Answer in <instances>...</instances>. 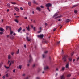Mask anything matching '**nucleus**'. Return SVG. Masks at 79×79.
Segmentation results:
<instances>
[{
	"instance_id": "1",
	"label": "nucleus",
	"mask_w": 79,
	"mask_h": 79,
	"mask_svg": "<svg viewBox=\"0 0 79 79\" xmlns=\"http://www.w3.org/2000/svg\"><path fill=\"white\" fill-rule=\"evenodd\" d=\"M29 58L30 60L28 61V63H31L32 62V58L31 55H30L29 56Z\"/></svg>"
},
{
	"instance_id": "2",
	"label": "nucleus",
	"mask_w": 79,
	"mask_h": 79,
	"mask_svg": "<svg viewBox=\"0 0 79 79\" xmlns=\"http://www.w3.org/2000/svg\"><path fill=\"white\" fill-rule=\"evenodd\" d=\"M58 14L57 13H56L55 14H54V15L53 16V18H55V19H57V18H60V17H61V16H59L56 17V16H58Z\"/></svg>"
},
{
	"instance_id": "3",
	"label": "nucleus",
	"mask_w": 79,
	"mask_h": 79,
	"mask_svg": "<svg viewBox=\"0 0 79 79\" xmlns=\"http://www.w3.org/2000/svg\"><path fill=\"white\" fill-rule=\"evenodd\" d=\"M52 4L49 3L45 5V6L46 7H51V6H52Z\"/></svg>"
},
{
	"instance_id": "4",
	"label": "nucleus",
	"mask_w": 79,
	"mask_h": 79,
	"mask_svg": "<svg viewBox=\"0 0 79 79\" xmlns=\"http://www.w3.org/2000/svg\"><path fill=\"white\" fill-rule=\"evenodd\" d=\"M37 37H38V38H43V37H44V35L42 34L40 35H38Z\"/></svg>"
},
{
	"instance_id": "5",
	"label": "nucleus",
	"mask_w": 79,
	"mask_h": 79,
	"mask_svg": "<svg viewBox=\"0 0 79 79\" xmlns=\"http://www.w3.org/2000/svg\"><path fill=\"white\" fill-rule=\"evenodd\" d=\"M26 39L28 42H29V41H31V38H29L27 36L26 37Z\"/></svg>"
},
{
	"instance_id": "6",
	"label": "nucleus",
	"mask_w": 79,
	"mask_h": 79,
	"mask_svg": "<svg viewBox=\"0 0 79 79\" xmlns=\"http://www.w3.org/2000/svg\"><path fill=\"white\" fill-rule=\"evenodd\" d=\"M61 79H65V77L64 76V74L60 76Z\"/></svg>"
},
{
	"instance_id": "7",
	"label": "nucleus",
	"mask_w": 79,
	"mask_h": 79,
	"mask_svg": "<svg viewBox=\"0 0 79 79\" xmlns=\"http://www.w3.org/2000/svg\"><path fill=\"white\" fill-rule=\"evenodd\" d=\"M15 63V60H12L11 62L10 63L9 66H10L11 65V64H13Z\"/></svg>"
},
{
	"instance_id": "8",
	"label": "nucleus",
	"mask_w": 79,
	"mask_h": 79,
	"mask_svg": "<svg viewBox=\"0 0 79 79\" xmlns=\"http://www.w3.org/2000/svg\"><path fill=\"white\" fill-rule=\"evenodd\" d=\"M36 10H38V11H41V9H40V8L38 7H36Z\"/></svg>"
},
{
	"instance_id": "9",
	"label": "nucleus",
	"mask_w": 79,
	"mask_h": 79,
	"mask_svg": "<svg viewBox=\"0 0 79 79\" xmlns=\"http://www.w3.org/2000/svg\"><path fill=\"white\" fill-rule=\"evenodd\" d=\"M8 60H10V59H11V56L10 54H9L8 55Z\"/></svg>"
},
{
	"instance_id": "10",
	"label": "nucleus",
	"mask_w": 79,
	"mask_h": 79,
	"mask_svg": "<svg viewBox=\"0 0 79 79\" xmlns=\"http://www.w3.org/2000/svg\"><path fill=\"white\" fill-rule=\"evenodd\" d=\"M0 31H1V32H5V30L3 28L0 27Z\"/></svg>"
},
{
	"instance_id": "11",
	"label": "nucleus",
	"mask_w": 79,
	"mask_h": 79,
	"mask_svg": "<svg viewBox=\"0 0 79 79\" xmlns=\"http://www.w3.org/2000/svg\"><path fill=\"white\" fill-rule=\"evenodd\" d=\"M14 9L17 11H19V9H18V8L17 7H15L14 8Z\"/></svg>"
},
{
	"instance_id": "12",
	"label": "nucleus",
	"mask_w": 79,
	"mask_h": 79,
	"mask_svg": "<svg viewBox=\"0 0 79 79\" xmlns=\"http://www.w3.org/2000/svg\"><path fill=\"white\" fill-rule=\"evenodd\" d=\"M65 68H66L69 69V63L67 64L65 66Z\"/></svg>"
},
{
	"instance_id": "13",
	"label": "nucleus",
	"mask_w": 79,
	"mask_h": 79,
	"mask_svg": "<svg viewBox=\"0 0 79 79\" xmlns=\"http://www.w3.org/2000/svg\"><path fill=\"white\" fill-rule=\"evenodd\" d=\"M48 69V66H45L44 68V70H46V69Z\"/></svg>"
},
{
	"instance_id": "14",
	"label": "nucleus",
	"mask_w": 79,
	"mask_h": 79,
	"mask_svg": "<svg viewBox=\"0 0 79 79\" xmlns=\"http://www.w3.org/2000/svg\"><path fill=\"white\" fill-rule=\"evenodd\" d=\"M66 56H64L63 58V59L64 60V61H66L67 60L66 59Z\"/></svg>"
},
{
	"instance_id": "15",
	"label": "nucleus",
	"mask_w": 79,
	"mask_h": 79,
	"mask_svg": "<svg viewBox=\"0 0 79 79\" xmlns=\"http://www.w3.org/2000/svg\"><path fill=\"white\" fill-rule=\"evenodd\" d=\"M21 29H22L21 27H20V28L18 30V32H19L21 31Z\"/></svg>"
},
{
	"instance_id": "16",
	"label": "nucleus",
	"mask_w": 79,
	"mask_h": 79,
	"mask_svg": "<svg viewBox=\"0 0 79 79\" xmlns=\"http://www.w3.org/2000/svg\"><path fill=\"white\" fill-rule=\"evenodd\" d=\"M71 74H68L67 75V77H71Z\"/></svg>"
},
{
	"instance_id": "17",
	"label": "nucleus",
	"mask_w": 79,
	"mask_h": 79,
	"mask_svg": "<svg viewBox=\"0 0 79 79\" xmlns=\"http://www.w3.org/2000/svg\"><path fill=\"white\" fill-rule=\"evenodd\" d=\"M7 7L8 8H10V4L9 3H8L7 4Z\"/></svg>"
},
{
	"instance_id": "18",
	"label": "nucleus",
	"mask_w": 79,
	"mask_h": 79,
	"mask_svg": "<svg viewBox=\"0 0 79 79\" xmlns=\"http://www.w3.org/2000/svg\"><path fill=\"white\" fill-rule=\"evenodd\" d=\"M71 21V20L68 19L66 20V23H68V22H69V21Z\"/></svg>"
},
{
	"instance_id": "19",
	"label": "nucleus",
	"mask_w": 79,
	"mask_h": 79,
	"mask_svg": "<svg viewBox=\"0 0 79 79\" xmlns=\"http://www.w3.org/2000/svg\"><path fill=\"white\" fill-rule=\"evenodd\" d=\"M9 27H9L8 26H6V31H7V30H8V28H9Z\"/></svg>"
},
{
	"instance_id": "20",
	"label": "nucleus",
	"mask_w": 79,
	"mask_h": 79,
	"mask_svg": "<svg viewBox=\"0 0 79 79\" xmlns=\"http://www.w3.org/2000/svg\"><path fill=\"white\" fill-rule=\"evenodd\" d=\"M19 49H18V50L16 52V54H19Z\"/></svg>"
},
{
	"instance_id": "21",
	"label": "nucleus",
	"mask_w": 79,
	"mask_h": 79,
	"mask_svg": "<svg viewBox=\"0 0 79 79\" xmlns=\"http://www.w3.org/2000/svg\"><path fill=\"white\" fill-rule=\"evenodd\" d=\"M68 60L70 61H72V58H69L68 59Z\"/></svg>"
},
{
	"instance_id": "22",
	"label": "nucleus",
	"mask_w": 79,
	"mask_h": 79,
	"mask_svg": "<svg viewBox=\"0 0 79 79\" xmlns=\"http://www.w3.org/2000/svg\"><path fill=\"white\" fill-rule=\"evenodd\" d=\"M14 21H15V22H16V23H18L19 22L17 19H15Z\"/></svg>"
},
{
	"instance_id": "23",
	"label": "nucleus",
	"mask_w": 79,
	"mask_h": 79,
	"mask_svg": "<svg viewBox=\"0 0 79 79\" xmlns=\"http://www.w3.org/2000/svg\"><path fill=\"white\" fill-rule=\"evenodd\" d=\"M11 3L12 4H13V5H15V4H16V2H12Z\"/></svg>"
},
{
	"instance_id": "24",
	"label": "nucleus",
	"mask_w": 79,
	"mask_h": 79,
	"mask_svg": "<svg viewBox=\"0 0 79 79\" xmlns=\"http://www.w3.org/2000/svg\"><path fill=\"white\" fill-rule=\"evenodd\" d=\"M33 29L34 31H35L36 29V27H33Z\"/></svg>"
},
{
	"instance_id": "25",
	"label": "nucleus",
	"mask_w": 79,
	"mask_h": 79,
	"mask_svg": "<svg viewBox=\"0 0 79 79\" xmlns=\"http://www.w3.org/2000/svg\"><path fill=\"white\" fill-rule=\"evenodd\" d=\"M27 29L28 31H30V29L29 28V26H28V27L27 28Z\"/></svg>"
},
{
	"instance_id": "26",
	"label": "nucleus",
	"mask_w": 79,
	"mask_h": 79,
	"mask_svg": "<svg viewBox=\"0 0 79 79\" xmlns=\"http://www.w3.org/2000/svg\"><path fill=\"white\" fill-rule=\"evenodd\" d=\"M10 39H14V36L13 35H12L10 37Z\"/></svg>"
},
{
	"instance_id": "27",
	"label": "nucleus",
	"mask_w": 79,
	"mask_h": 79,
	"mask_svg": "<svg viewBox=\"0 0 79 79\" xmlns=\"http://www.w3.org/2000/svg\"><path fill=\"white\" fill-rule=\"evenodd\" d=\"M28 4L29 5V6H31V2H29Z\"/></svg>"
},
{
	"instance_id": "28",
	"label": "nucleus",
	"mask_w": 79,
	"mask_h": 79,
	"mask_svg": "<svg viewBox=\"0 0 79 79\" xmlns=\"http://www.w3.org/2000/svg\"><path fill=\"white\" fill-rule=\"evenodd\" d=\"M2 64H3V63L2 62L1 63H0V68L2 67Z\"/></svg>"
},
{
	"instance_id": "29",
	"label": "nucleus",
	"mask_w": 79,
	"mask_h": 79,
	"mask_svg": "<svg viewBox=\"0 0 79 79\" xmlns=\"http://www.w3.org/2000/svg\"><path fill=\"white\" fill-rule=\"evenodd\" d=\"M19 69H21V68H22V65H19Z\"/></svg>"
},
{
	"instance_id": "30",
	"label": "nucleus",
	"mask_w": 79,
	"mask_h": 79,
	"mask_svg": "<svg viewBox=\"0 0 79 79\" xmlns=\"http://www.w3.org/2000/svg\"><path fill=\"white\" fill-rule=\"evenodd\" d=\"M14 52H11L10 53V54H11V55H12L13 56V55H14Z\"/></svg>"
},
{
	"instance_id": "31",
	"label": "nucleus",
	"mask_w": 79,
	"mask_h": 79,
	"mask_svg": "<svg viewBox=\"0 0 79 79\" xmlns=\"http://www.w3.org/2000/svg\"><path fill=\"white\" fill-rule=\"evenodd\" d=\"M77 6V5H74L73 6V8H74V7H76V6Z\"/></svg>"
},
{
	"instance_id": "32",
	"label": "nucleus",
	"mask_w": 79,
	"mask_h": 79,
	"mask_svg": "<svg viewBox=\"0 0 79 79\" xmlns=\"http://www.w3.org/2000/svg\"><path fill=\"white\" fill-rule=\"evenodd\" d=\"M4 67H5V68H6L7 69H8V68H10L9 67H6V66H4Z\"/></svg>"
},
{
	"instance_id": "33",
	"label": "nucleus",
	"mask_w": 79,
	"mask_h": 79,
	"mask_svg": "<svg viewBox=\"0 0 79 79\" xmlns=\"http://www.w3.org/2000/svg\"><path fill=\"white\" fill-rule=\"evenodd\" d=\"M65 69V68L64 67H63L62 68V71H64V70Z\"/></svg>"
},
{
	"instance_id": "34",
	"label": "nucleus",
	"mask_w": 79,
	"mask_h": 79,
	"mask_svg": "<svg viewBox=\"0 0 79 79\" xmlns=\"http://www.w3.org/2000/svg\"><path fill=\"white\" fill-rule=\"evenodd\" d=\"M39 30H40V31H42V27H40L39 28Z\"/></svg>"
},
{
	"instance_id": "35",
	"label": "nucleus",
	"mask_w": 79,
	"mask_h": 79,
	"mask_svg": "<svg viewBox=\"0 0 79 79\" xmlns=\"http://www.w3.org/2000/svg\"><path fill=\"white\" fill-rule=\"evenodd\" d=\"M33 67V68H34V67H35V64H34L33 65V66H32Z\"/></svg>"
},
{
	"instance_id": "36",
	"label": "nucleus",
	"mask_w": 79,
	"mask_h": 79,
	"mask_svg": "<svg viewBox=\"0 0 79 79\" xmlns=\"http://www.w3.org/2000/svg\"><path fill=\"white\" fill-rule=\"evenodd\" d=\"M40 7L42 8H44V6H41Z\"/></svg>"
},
{
	"instance_id": "37",
	"label": "nucleus",
	"mask_w": 79,
	"mask_h": 79,
	"mask_svg": "<svg viewBox=\"0 0 79 79\" xmlns=\"http://www.w3.org/2000/svg\"><path fill=\"white\" fill-rule=\"evenodd\" d=\"M47 9L49 11H50V9H49V7H47Z\"/></svg>"
},
{
	"instance_id": "38",
	"label": "nucleus",
	"mask_w": 79,
	"mask_h": 79,
	"mask_svg": "<svg viewBox=\"0 0 79 79\" xmlns=\"http://www.w3.org/2000/svg\"><path fill=\"white\" fill-rule=\"evenodd\" d=\"M33 3H36V2L35 1V0H33Z\"/></svg>"
},
{
	"instance_id": "39",
	"label": "nucleus",
	"mask_w": 79,
	"mask_h": 79,
	"mask_svg": "<svg viewBox=\"0 0 79 79\" xmlns=\"http://www.w3.org/2000/svg\"><path fill=\"white\" fill-rule=\"evenodd\" d=\"M36 79H41L40 78V77H36Z\"/></svg>"
},
{
	"instance_id": "40",
	"label": "nucleus",
	"mask_w": 79,
	"mask_h": 79,
	"mask_svg": "<svg viewBox=\"0 0 79 79\" xmlns=\"http://www.w3.org/2000/svg\"><path fill=\"white\" fill-rule=\"evenodd\" d=\"M74 13H77V10H74Z\"/></svg>"
},
{
	"instance_id": "41",
	"label": "nucleus",
	"mask_w": 79,
	"mask_h": 79,
	"mask_svg": "<svg viewBox=\"0 0 79 79\" xmlns=\"http://www.w3.org/2000/svg\"><path fill=\"white\" fill-rule=\"evenodd\" d=\"M6 77H8V74H6Z\"/></svg>"
},
{
	"instance_id": "42",
	"label": "nucleus",
	"mask_w": 79,
	"mask_h": 79,
	"mask_svg": "<svg viewBox=\"0 0 79 79\" xmlns=\"http://www.w3.org/2000/svg\"><path fill=\"white\" fill-rule=\"evenodd\" d=\"M42 32V31L40 30L38 32V33H40V32Z\"/></svg>"
},
{
	"instance_id": "43",
	"label": "nucleus",
	"mask_w": 79,
	"mask_h": 79,
	"mask_svg": "<svg viewBox=\"0 0 79 79\" xmlns=\"http://www.w3.org/2000/svg\"><path fill=\"white\" fill-rule=\"evenodd\" d=\"M20 10H23V8L22 7H20Z\"/></svg>"
},
{
	"instance_id": "44",
	"label": "nucleus",
	"mask_w": 79,
	"mask_h": 79,
	"mask_svg": "<svg viewBox=\"0 0 79 79\" xmlns=\"http://www.w3.org/2000/svg\"><path fill=\"white\" fill-rule=\"evenodd\" d=\"M13 32L12 31H10V34H13Z\"/></svg>"
},
{
	"instance_id": "45",
	"label": "nucleus",
	"mask_w": 79,
	"mask_h": 79,
	"mask_svg": "<svg viewBox=\"0 0 79 79\" xmlns=\"http://www.w3.org/2000/svg\"><path fill=\"white\" fill-rule=\"evenodd\" d=\"M26 76V74H23V75H22V76Z\"/></svg>"
},
{
	"instance_id": "46",
	"label": "nucleus",
	"mask_w": 79,
	"mask_h": 79,
	"mask_svg": "<svg viewBox=\"0 0 79 79\" xmlns=\"http://www.w3.org/2000/svg\"><path fill=\"white\" fill-rule=\"evenodd\" d=\"M43 58H45V55L44 54L43 55Z\"/></svg>"
},
{
	"instance_id": "47",
	"label": "nucleus",
	"mask_w": 79,
	"mask_h": 79,
	"mask_svg": "<svg viewBox=\"0 0 79 79\" xmlns=\"http://www.w3.org/2000/svg\"><path fill=\"white\" fill-rule=\"evenodd\" d=\"M10 60H8L7 64H9L10 63Z\"/></svg>"
},
{
	"instance_id": "48",
	"label": "nucleus",
	"mask_w": 79,
	"mask_h": 79,
	"mask_svg": "<svg viewBox=\"0 0 79 79\" xmlns=\"http://www.w3.org/2000/svg\"><path fill=\"white\" fill-rule=\"evenodd\" d=\"M48 53V51H46L45 52V53L46 54V53Z\"/></svg>"
},
{
	"instance_id": "49",
	"label": "nucleus",
	"mask_w": 79,
	"mask_h": 79,
	"mask_svg": "<svg viewBox=\"0 0 79 79\" xmlns=\"http://www.w3.org/2000/svg\"><path fill=\"white\" fill-rule=\"evenodd\" d=\"M56 28H54L53 29V31H55V30H56Z\"/></svg>"
},
{
	"instance_id": "50",
	"label": "nucleus",
	"mask_w": 79,
	"mask_h": 79,
	"mask_svg": "<svg viewBox=\"0 0 79 79\" xmlns=\"http://www.w3.org/2000/svg\"><path fill=\"white\" fill-rule=\"evenodd\" d=\"M3 33L2 32H0V34L2 35V34H3Z\"/></svg>"
},
{
	"instance_id": "51",
	"label": "nucleus",
	"mask_w": 79,
	"mask_h": 79,
	"mask_svg": "<svg viewBox=\"0 0 79 79\" xmlns=\"http://www.w3.org/2000/svg\"><path fill=\"white\" fill-rule=\"evenodd\" d=\"M60 43V41H59V42H57V44H59Z\"/></svg>"
},
{
	"instance_id": "52",
	"label": "nucleus",
	"mask_w": 79,
	"mask_h": 79,
	"mask_svg": "<svg viewBox=\"0 0 79 79\" xmlns=\"http://www.w3.org/2000/svg\"><path fill=\"white\" fill-rule=\"evenodd\" d=\"M30 65V64H28L27 65V66H29Z\"/></svg>"
},
{
	"instance_id": "53",
	"label": "nucleus",
	"mask_w": 79,
	"mask_h": 79,
	"mask_svg": "<svg viewBox=\"0 0 79 79\" xmlns=\"http://www.w3.org/2000/svg\"><path fill=\"white\" fill-rule=\"evenodd\" d=\"M79 57H78L77 59V61H78V60H79Z\"/></svg>"
},
{
	"instance_id": "54",
	"label": "nucleus",
	"mask_w": 79,
	"mask_h": 79,
	"mask_svg": "<svg viewBox=\"0 0 79 79\" xmlns=\"http://www.w3.org/2000/svg\"><path fill=\"white\" fill-rule=\"evenodd\" d=\"M24 19H27V17H24Z\"/></svg>"
},
{
	"instance_id": "55",
	"label": "nucleus",
	"mask_w": 79,
	"mask_h": 79,
	"mask_svg": "<svg viewBox=\"0 0 79 79\" xmlns=\"http://www.w3.org/2000/svg\"><path fill=\"white\" fill-rule=\"evenodd\" d=\"M73 54H74V52H73L72 53V56H73Z\"/></svg>"
},
{
	"instance_id": "56",
	"label": "nucleus",
	"mask_w": 79,
	"mask_h": 79,
	"mask_svg": "<svg viewBox=\"0 0 79 79\" xmlns=\"http://www.w3.org/2000/svg\"><path fill=\"white\" fill-rule=\"evenodd\" d=\"M5 76H3L2 77L3 79H5Z\"/></svg>"
},
{
	"instance_id": "57",
	"label": "nucleus",
	"mask_w": 79,
	"mask_h": 79,
	"mask_svg": "<svg viewBox=\"0 0 79 79\" xmlns=\"http://www.w3.org/2000/svg\"><path fill=\"white\" fill-rule=\"evenodd\" d=\"M13 73H15V69H14L13 70Z\"/></svg>"
},
{
	"instance_id": "58",
	"label": "nucleus",
	"mask_w": 79,
	"mask_h": 79,
	"mask_svg": "<svg viewBox=\"0 0 79 79\" xmlns=\"http://www.w3.org/2000/svg\"><path fill=\"white\" fill-rule=\"evenodd\" d=\"M25 31V29H23V32H24V31Z\"/></svg>"
},
{
	"instance_id": "59",
	"label": "nucleus",
	"mask_w": 79,
	"mask_h": 79,
	"mask_svg": "<svg viewBox=\"0 0 79 79\" xmlns=\"http://www.w3.org/2000/svg\"><path fill=\"white\" fill-rule=\"evenodd\" d=\"M24 47H25V48H26V45H24Z\"/></svg>"
},
{
	"instance_id": "60",
	"label": "nucleus",
	"mask_w": 79,
	"mask_h": 79,
	"mask_svg": "<svg viewBox=\"0 0 79 79\" xmlns=\"http://www.w3.org/2000/svg\"><path fill=\"white\" fill-rule=\"evenodd\" d=\"M45 26H47V23H45Z\"/></svg>"
},
{
	"instance_id": "61",
	"label": "nucleus",
	"mask_w": 79,
	"mask_h": 79,
	"mask_svg": "<svg viewBox=\"0 0 79 79\" xmlns=\"http://www.w3.org/2000/svg\"><path fill=\"white\" fill-rule=\"evenodd\" d=\"M56 71H58V68H56Z\"/></svg>"
},
{
	"instance_id": "62",
	"label": "nucleus",
	"mask_w": 79,
	"mask_h": 79,
	"mask_svg": "<svg viewBox=\"0 0 79 79\" xmlns=\"http://www.w3.org/2000/svg\"><path fill=\"white\" fill-rule=\"evenodd\" d=\"M57 75H58V73H56V76H57Z\"/></svg>"
},
{
	"instance_id": "63",
	"label": "nucleus",
	"mask_w": 79,
	"mask_h": 79,
	"mask_svg": "<svg viewBox=\"0 0 79 79\" xmlns=\"http://www.w3.org/2000/svg\"><path fill=\"white\" fill-rule=\"evenodd\" d=\"M58 21H61V19H59L58 20Z\"/></svg>"
},
{
	"instance_id": "64",
	"label": "nucleus",
	"mask_w": 79,
	"mask_h": 79,
	"mask_svg": "<svg viewBox=\"0 0 79 79\" xmlns=\"http://www.w3.org/2000/svg\"><path fill=\"white\" fill-rule=\"evenodd\" d=\"M25 79H28V77L26 78Z\"/></svg>"
}]
</instances>
